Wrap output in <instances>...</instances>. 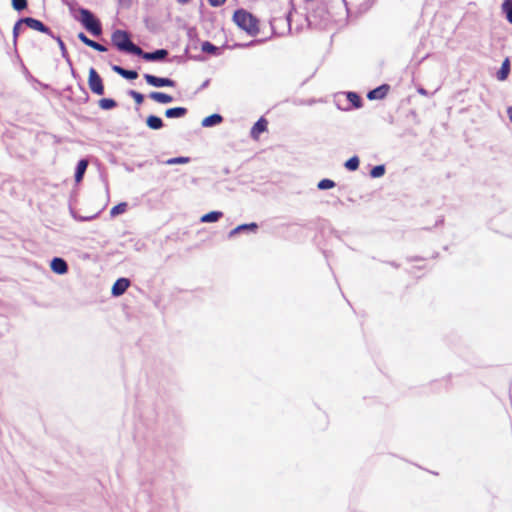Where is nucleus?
Listing matches in <instances>:
<instances>
[{"label":"nucleus","instance_id":"33","mask_svg":"<svg viewBox=\"0 0 512 512\" xmlns=\"http://www.w3.org/2000/svg\"><path fill=\"white\" fill-rule=\"evenodd\" d=\"M188 161H189V159L187 157H176V158L169 159L167 161V164H184V163H187Z\"/></svg>","mask_w":512,"mask_h":512},{"label":"nucleus","instance_id":"28","mask_svg":"<svg viewBox=\"0 0 512 512\" xmlns=\"http://www.w3.org/2000/svg\"><path fill=\"white\" fill-rule=\"evenodd\" d=\"M24 24L22 19L18 20L13 27V41L16 44L17 39L21 32V25Z\"/></svg>","mask_w":512,"mask_h":512},{"label":"nucleus","instance_id":"32","mask_svg":"<svg viewBox=\"0 0 512 512\" xmlns=\"http://www.w3.org/2000/svg\"><path fill=\"white\" fill-rule=\"evenodd\" d=\"M217 50V47H215L212 43L206 41L202 44V51L207 53H214Z\"/></svg>","mask_w":512,"mask_h":512},{"label":"nucleus","instance_id":"21","mask_svg":"<svg viewBox=\"0 0 512 512\" xmlns=\"http://www.w3.org/2000/svg\"><path fill=\"white\" fill-rule=\"evenodd\" d=\"M98 105L103 110H110L117 106V103L114 99L111 98H102L98 101Z\"/></svg>","mask_w":512,"mask_h":512},{"label":"nucleus","instance_id":"7","mask_svg":"<svg viewBox=\"0 0 512 512\" xmlns=\"http://www.w3.org/2000/svg\"><path fill=\"white\" fill-rule=\"evenodd\" d=\"M22 21L25 25H27L29 28L42 32V33H50V29L45 26L40 20L32 18V17H26L22 18Z\"/></svg>","mask_w":512,"mask_h":512},{"label":"nucleus","instance_id":"13","mask_svg":"<svg viewBox=\"0 0 512 512\" xmlns=\"http://www.w3.org/2000/svg\"><path fill=\"white\" fill-rule=\"evenodd\" d=\"M112 70L114 72H116L117 74L121 75L122 77L126 78V79H129V80H133V79H136L138 77V73L134 70H126L120 66H117V65H114L112 67Z\"/></svg>","mask_w":512,"mask_h":512},{"label":"nucleus","instance_id":"16","mask_svg":"<svg viewBox=\"0 0 512 512\" xmlns=\"http://www.w3.org/2000/svg\"><path fill=\"white\" fill-rule=\"evenodd\" d=\"M146 124L153 130L161 129L164 126L162 119L155 115L148 116L146 119Z\"/></svg>","mask_w":512,"mask_h":512},{"label":"nucleus","instance_id":"14","mask_svg":"<svg viewBox=\"0 0 512 512\" xmlns=\"http://www.w3.org/2000/svg\"><path fill=\"white\" fill-rule=\"evenodd\" d=\"M149 97L158 102V103H163V104H167V103H170L173 101V97L171 95H168L166 93H163V92H151L149 94Z\"/></svg>","mask_w":512,"mask_h":512},{"label":"nucleus","instance_id":"30","mask_svg":"<svg viewBox=\"0 0 512 512\" xmlns=\"http://www.w3.org/2000/svg\"><path fill=\"white\" fill-rule=\"evenodd\" d=\"M88 47H91L93 48L94 50H97L99 52H105L107 51V48L105 46H103L102 44L96 42V41H93V40H90L89 43H88Z\"/></svg>","mask_w":512,"mask_h":512},{"label":"nucleus","instance_id":"10","mask_svg":"<svg viewBox=\"0 0 512 512\" xmlns=\"http://www.w3.org/2000/svg\"><path fill=\"white\" fill-rule=\"evenodd\" d=\"M388 91H389V85L384 84V85H381V86L371 90L367 94V97L370 100L383 99L386 97Z\"/></svg>","mask_w":512,"mask_h":512},{"label":"nucleus","instance_id":"29","mask_svg":"<svg viewBox=\"0 0 512 512\" xmlns=\"http://www.w3.org/2000/svg\"><path fill=\"white\" fill-rule=\"evenodd\" d=\"M12 6L15 10L21 11L27 7V0H12Z\"/></svg>","mask_w":512,"mask_h":512},{"label":"nucleus","instance_id":"20","mask_svg":"<svg viewBox=\"0 0 512 512\" xmlns=\"http://www.w3.org/2000/svg\"><path fill=\"white\" fill-rule=\"evenodd\" d=\"M222 212L220 211H212L201 217V222L209 223L216 222L222 217Z\"/></svg>","mask_w":512,"mask_h":512},{"label":"nucleus","instance_id":"8","mask_svg":"<svg viewBox=\"0 0 512 512\" xmlns=\"http://www.w3.org/2000/svg\"><path fill=\"white\" fill-rule=\"evenodd\" d=\"M168 55V51L166 49H159L154 52H144L142 50V54H137V56H141L143 59L147 61H158L164 59Z\"/></svg>","mask_w":512,"mask_h":512},{"label":"nucleus","instance_id":"35","mask_svg":"<svg viewBox=\"0 0 512 512\" xmlns=\"http://www.w3.org/2000/svg\"><path fill=\"white\" fill-rule=\"evenodd\" d=\"M226 0H208V3L213 7L221 6L225 3Z\"/></svg>","mask_w":512,"mask_h":512},{"label":"nucleus","instance_id":"26","mask_svg":"<svg viewBox=\"0 0 512 512\" xmlns=\"http://www.w3.org/2000/svg\"><path fill=\"white\" fill-rule=\"evenodd\" d=\"M385 173V167L383 165H378V166H375L374 168H372V170L370 171V175L373 177V178H379L381 176H383Z\"/></svg>","mask_w":512,"mask_h":512},{"label":"nucleus","instance_id":"3","mask_svg":"<svg viewBox=\"0 0 512 512\" xmlns=\"http://www.w3.org/2000/svg\"><path fill=\"white\" fill-rule=\"evenodd\" d=\"M79 16L75 18L83 25V27L94 36L102 33L100 21L93 15L91 11L85 8L78 9Z\"/></svg>","mask_w":512,"mask_h":512},{"label":"nucleus","instance_id":"9","mask_svg":"<svg viewBox=\"0 0 512 512\" xmlns=\"http://www.w3.org/2000/svg\"><path fill=\"white\" fill-rule=\"evenodd\" d=\"M130 286V281L126 278H119L112 286V294L114 296L122 295Z\"/></svg>","mask_w":512,"mask_h":512},{"label":"nucleus","instance_id":"15","mask_svg":"<svg viewBox=\"0 0 512 512\" xmlns=\"http://www.w3.org/2000/svg\"><path fill=\"white\" fill-rule=\"evenodd\" d=\"M88 167V161L82 159L78 162L76 172H75V181L77 183L81 182L84 176V173Z\"/></svg>","mask_w":512,"mask_h":512},{"label":"nucleus","instance_id":"11","mask_svg":"<svg viewBox=\"0 0 512 512\" xmlns=\"http://www.w3.org/2000/svg\"><path fill=\"white\" fill-rule=\"evenodd\" d=\"M51 269L54 273L65 274L68 271V265L62 258H54L51 261Z\"/></svg>","mask_w":512,"mask_h":512},{"label":"nucleus","instance_id":"1","mask_svg":"<svg viewBox=\"0 0 512 512\" xmlns=\"http://www.w3.org/2000/svg\"><path fill=\"white\" fill-rule=\"evenodd\" d=\"M111 40L113 45L120 51H125L135 55L142 54V49L130 40V36L126 31L116 30L113 32Z\"/></svg>","mask_w":512,"mask_h":512},{"label":"nucleus","instance_id":"2","mask_svg":"<svg viewBox=\"0 0 512 512\" xmlns=\"http://www.w3.org/2000/svg\"><path fill=\"white\" fill-rule=\"evenodd\" d=\"M234 22L250 35H256L259 32L258 20L249 12L238 10L233 15Z\"/></svg>","mask_w":512,"mask_h":512},{"label":"nucleus","instance_id":"18","mask_svg":"<svg viewBox=\"0 0 512 512\" xmlns=\"http://www.w3.org/2000/svg\"><path fill=\"white\" fill-rule=\"evenodd\" d=\"M223 118L219 114H212L208 117H205L202 120V126L204 127H211L217 124H220L222 122Z\"/></svg>","mask_w":512,"mask_h":512},{"label":"nucleus","instance_id":"12","mask_svg":"<svg viewBox=\"0 0 512 512\" xmlns=\"http://www.w3.org/2000/svg\"><path fill=\"white\" fill-rule=\"evenodd\" d=\"M510 73V60L509 58H506L501 65V68L497 72V79L499 81H505Z\"/></svg>","mask_w":512,"mask_h":512},{"label":"nucleus","instance_id":"22","mask_svg":"<svg viewBox=\"0 0 512 512\" xmlns=\"http://www.w3.org/2000/svg\"><path fill=\"white\" fill-rule=\"evenodd\" d=\"M502 11L506 14L507 20L512 24V0H505L503 2Z\"/></svg>","mask_w":512,"mask_h":512},{"label":"nucleus","instance_id":"23","mask_svg":"<svg viewBox=\"0 0 512 512\" xmlns=\"http://www.w3.org/2000/svg\"><path fill=\"white\" fill-rule=\"evenodd\" d=\"M359 163V158L357 156H353L345 162V167L350 171H355L358 169Z\"/></svg>","mask_w":512,"mask_h":512},{"label":"nucleus","instance_id":"37","mask_svg":"<svg viewBox=\"0 0 512 512\" xmlns=\"http://www.w3.org/2000/svg\"><path fill=\"white\" fill-rule=\"evenodd\" d=\"M507 113H508V116H509V120L512 122V107L508 108Z\"/></svg>","mask_w":512,"mask_h":512},{"label":"nucleus","instance_id":"25","mask_svg":"<svg viewBox=\"0 0 512 512\" xmlns=\"http://www.w3.org/2000/svg\"><path fill=\"white\" fill-rule=\"evenodd\" d=\"M348 100L353 104L354 107L359 108L362 105L361 98L354 92H349L347 95Z\"/></svg>","mask_w":512,"mask_h":512},{"label":"nucleus","instance_id":"27","mask_svg":"<svg viewBox=\"0 0 512 512\" xmlns=\"http://www.w3.org/2000/svg\"><path fill=\"white\" fill-rule=\"evenodd\" d=\"M335 186V182L330 179H322L317 187L321 190L331 189Z\"/></svg>","mask_w":512,"mask_h":512},{"label":"nucleus","instance_id":"31","mask_svg":"<svg viewBox=\"0 0 512 512\" xmlns=\"http://www.w3.org/2000/svg\"><path fill=\"white\" fill-rule=\"evenodd\" d=\"M130 95L131 97L135 100V102L138 104V105H141L144 101V96L137 92V91H134V90H131L130 91Z\"/></svg>","mask_w":512,"mask_h":512},{"label":"nucleus","instance_id":"39","mask_svg":"<svg viewBox=\"0 0 512 512\" xmlns=\"http://www.w3.org/2000/svg\"><path fill=\"white\" fill-rule=\"evenodd\" d=\"M419 92L422 93V94L426 93L423 89L419 90Z\"/></svg>","mask_w":512,"mask_h":512},{"label":"nucleus","instance_id":"6","mask_svg":"<svg viewBox=\"0 0 512 512\" xmlns=\"http://www.w3.org/2000/svg\"><path fill=\"white\" fill-rule=\"evenodd\" d=\"M268 128V121L264 117H260L259 120L253 125L251 128V137L254 140H258L260 137V134L267 131Z\"/></svg>","mask_w":512,"mask_h":512},{"label":"nucleus","instance_id":"34","mask_svg":"<svg viewBox=\"0 0 512 512\" xmlns=\"http://www.w3.org/2000/svg\"><path fill=\"white\" fill-rule=\"evenodd\" d=\"M78 39H79L82 43H84L85 45H87V46H88L89 41L91 40V39H89V38H88V37H87L83 32H80V33L78 34Z\"/></svg>","mask_w":512,"mask_h":512},{"label":"nucleus","instance_id":"4","mask_svg":"<svg viewBox=\"0 0 512 512\" xmlns=\"http://www.w3.org/2000/svg\"><path fill=\"white\" fill-rule=\"evenodd\" d=\"M88 87L93 94L101 96L105 92L103 79L96 69L90 68L88 73Z\"/></svg>","mask_w":512,"mask_h":512},{"label":"nucleus","instance_id":"36","mask_svg":"<svg viewBox=\"0 0 512 512\" xmlns=\"http://www.w3.org/2000/svg\"><path fill=\"white\" fill-rule=\"evenodd\" d=\"M57 41H58V44H59V46H60L61 50H62L63 52H66V47H65L64 42H63L60 38H58V39H57Z\"/></svg>","mask_w":512,"mask_h":512},{"label":"nucleus","instance_id":"19","mask_svg":"<svg viewBox=\"0 0 512 512\" xmlns=\"http://www.w3.org/2000/svg\"><path fill=\"white\" fill-rule=\"evenodd\" d=\"M258 228V225L256 223H249V224H242L231 230L230 236H234L241 231L250 230V231H256Z\"/></svg>","mask_w":512,"mask_h":512},{"label":"nucleus","instance_id":"5","mask_svg":"<svg viewBox=\"0 0 512 512\" xmlns=\"http://www.w3.org/2000/svg\"><path fill=\"white\" fill-rule=\"evenodd\" d=\"M145 81L153 87H174L175 81L170 78H160L151 74H144Z\"/></svg>","mask_w":512,"mask_h":512},{"label":"nucleus","instance_id":"24","mask_svg":"<svg viewBox=\"0 0 512 512\" xmlns=\"http://www.w3.org/2000/svg\"><path fill=\"white\" fill-rule=\"evenodd\" d=\"M126 209H127V203H125V202L119 203L116 206L112 207V209L110 210V215L112 217L117 216L119 214L124 213L126 211Z\"/></svg>","mask_w":512,"mask_h":512},{"label":"nucleus","instance_id":"38","mask_svg":"<svg viewBox=\"0 0 512 512\" xmlns=\"http://www.w3.org/2000/svg\"><path fill=\"white\" fill-rule=\"evenodd\" d=\"M179 4L185 5L188 4L191 0H176Z\"/></svg>","mask_w":512,"mask_h":512},{"label":"nucleus","instance_id":"17","mask_svg":"<svg viewBox=\"0 0 512 512\" xmlns=\"http://www.w3.org/2000/svg\"><path fill=\"white\" fill-rule=\"evenodd\" d=\"M187 113V109L184 107L169 108L165 111L167 118H179L183 117Z\"/></svg>","mask_w":512,"mask_h":512}]
</instances>
